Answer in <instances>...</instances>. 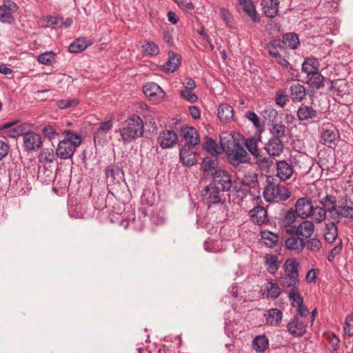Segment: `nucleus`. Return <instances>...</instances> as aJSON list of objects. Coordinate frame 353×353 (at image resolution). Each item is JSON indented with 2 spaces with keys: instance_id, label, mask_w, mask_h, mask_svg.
I'll list each match as a JSON object with an SVG mask.
<instances>
[{
  "instance_id": "1",
  "label": "nucleus",
  "mask_w": 353,
  "mask_h": 353,
  "mask_svg": "<svg viewBox=\"0 0 353 353\" xmlns=\"http://www.w3.org/2000/svg\"><path fill=\"white\" fill-rule=\"evenodd\" d=\"M119 132L124 143L132 142L143 136V121L139 116L133 114L121 123Z\"/></svg>"
},
{
  "instance_id": "2",
  "label": "nucleus",
  "mask_w": 353,
  "mask_h": 353,
  "mask_svg": "<svg viewBox=\"0 0 353 353\" xmlns=\"http://www.w3.org/2000/svg\"><path fill=\"white\" fill-rule=\"evenodd\" d=\"M63 134L65 137L59 141L56 154L61 159H68L72 158L77 147L81 145L82 139L79 134L70 130H64Z\"/></svg>"
},
{
  "instance_id": "3",
  "label": "nucleus",
  "mask_w": 353,
  "mask_h": 353,
  "mask_svg": "<svg viewBox=\"0 0 353 353\" xmlns=\"http://www.w3.org/2000/svg\"><path fill=\"white\" fill-rule=\"evenodd\" d=\"M263 194L267 202H279L289 199L291 196V192L285 185L277 183L272 179L268 182Z\"/></svg>"
},
{
  "instance_id": "4",
  "label": "nucleus",
  "mask_w": 353,
  "mask_h": 353,
  "mask_svg": "<svg viewBox=\"0 0 353 353\" xmlns=\"http://www.w3.org/2000/svg\"><path fill=\"white\" fill-rule=\"evenodd\" d=\"M27 127L26 123L21 122L17 119L6 122L0 126V137L3 139H15L20 136H23L28 130Z\"/></svg>"
},
{
  "instance_id": "5",
  "label": "nucleus",
  "mask_w": 353,
  "mask_h": 353,
  "mask_svg": "<svg viewBox=\"0 0 353 353\" xmlns=\"http://www.w3.org/2000/svg\"><path fill=\"white\" fill-rule=\"evenodd\" d=\"M210 176L212 177V181L210 184L217 187L222 192L229 191L232 188V177L228 171L216 170Z\"/></svg>"
},
{
  "instance_id": "6",
  "label": "nucleus",
  "mask_w": 353,
  "mask_h": 353,
  "mask_svg": "<svg viewBox=\"0 0 353 353\" xmlns=\"http://www.w3.org/2000/svg\"><path fill=\"white\" fill-rule=\"evenodd\" d=\"M261 141V136L259 134L254 137H248L245 142V145L249 152L256 158L259 164L268 163L269 158L261 154L258 148V143Z\"/></svg>"
},
{
  "instance_id": "7",
  "label": "nucleus",
  "mask_w": 353,
  "mask_h": 353,
  "mask_svg": "<svg viewBox=\"0 0 353 353\" xmlns=\"http://www.w3.org/2000/svg\"><path fill=\"white\" fill-rule=\"evenodd\" d=\"M294 210L299 217L305 219L314 214V204L310 198L301 197L296 201Z\"/></svg>"
},
{
  "instance_id": "8",
  "label": "nucleus",
  "mask_w": 353,
  "mask_h": 353,
  "mask_svg": "<svg viewBox=\"0 0 353 353\" xmlns=\"http://www.w3.org/2000/svg\"><path fill=\"white\" fill-rule=\"evenodd\" d=\"M221 192L222 190L211 184H209L204 188L202 196L208 208H210L212 205L223 203L221 195Z\"/></svg>"
},
{
  "instance_id": "9",
  "label": "nucleus",
  "mask_w": 353,
  "mask_h": 353,
  "mask_svg": "<svg viewBox=\"0 0 353 353\" xmlns=\"http://www.w3.org/2000/svg\"><path fill=\"white\" fill-rule=\"evenodd\" d=\"M288 331L294 336H302L307 331V323L298 314H294L293 318L287 325Z\"/></svg>"
},
{
  "instance_id": "10",
  "label": "nucleus",
  "mask_w": 353,
  "mask_h": 353,
  "mask_svg": "<svg viewBox=\"0 0 353 353\" xmlns=\"http://www.w3.org/2000/svg\"><path fill=\"white\" fill-rule=\"evenodd\" d=\"M42 145L40 134L31 131H26L23 134V146L27 152L37 151Z\"/></svg>"
},
{
  "instance_id": "11",
  "label": "nucleus",
  "mask_w": 353,
  "mask_h": 353,
  "mask_svg": "<svg viewBox=\"0 0 353 353\" xmlns=\"http://www.w3.org/2000/svg\"><path fill=\"white\" fill-rule=\"evenodd\" d=\"M158 143L163 149L172 148L178 141V137L174 130H164L158 138Z\"/></svg>"
},
{
  "instance_id": "12",
  "label": "nucleus",
  "mask_w": 353,
  "mask_h": 353,
  "mask_svg": "<svg viewBox=\"0 0 353 353\" xmlns=\"http://www.w3.org/2000/svg\"><path fill=\"white\" fill-rule=\"evenodd\" d=\"M250 221L254 224L262 225L268 222V211L262 205H256L249 212Z\"/></svg>"
},
{
  "instance_id": "13",
  "label": "nucleus",
  "mask_w": 353,
  "mask_h": 353,
  "mask_svg": "<svg viewBox=\"0 0 353 353\" xmlns=\"http://www.w3.org/2000/svg\"><path fill=\"white\" fill-rule=\"evenodd\" d=\"M343 218L353 219V205L347 203L339 204L334 214L331 215V219L336 222H341Z\"/></svg>"
},
{
  "instance_id": "14",
  "label": "nucleus",
  "mask_w": 353,
  "mask_h": 353,
  "mask_svg": "<svg viewBox=\"0 0 353 353\" xmlns=\"http://www.w3.org/2000/svg\"><path fill=\"white\" fill-rule=\"evenodd\" d=\"M228 159L234 166H238L241 163H249L251 159L248 153L241 145H239L233 153L229 154Z\"/></svg>"
},
{
  "instance_id": "15",
  "label": "nucleus",
  "mask_w": 353,
  "mask_h": 353,
  "mask_svg": "<svg viewBox=\"0 0 353 353\" xmlns=\"http://www.w3.org/2000/svg\"><path fill=\"white\" fill-rule=\"evenodd\" d=\"M276 175L282 181H286L291 178L294 169L290 163L286 160H281L276 162Z\"/></svg>"
},
{
  "instance_id": "16",
  "label": "nucleus",
  "mask_w": 353,
  "mask_h": 353,
  "mask_svg": "<svg viewBox=\"0 0 353 353\" xmlns=\"http://www.w3.org/2000/svg\"><path fill=\"white\" fill-rule=\"evenodd\" d=\"M283 143L282 139L271 137L265 145V150L270 157H278L283 151Z\"/></svg>"
},
{
  "instance_id": "17",
  "label": "nucleus",
  "mask_w": 353,
  "mask_h": 353,
  "mask_svg": "<svg viewBox=\"0 0 353 353\" xmlns=\"http://www.w3.org/2000/svg\"><path fill=\"white\" fill-rule=\"evenodd\" d=\"M279 0H261V6L263 13L269 18H274L279 14Z\"/></svg>"
},
{
  "instance_id": "18",
  "label": "nucleus",
  "mask_w": 353,
  "mask_h": 353,
  "mask_svg": "<svg viewBox=\"0 0 353 353\" xmlns=\"http://www.w3.org/2000/svg\"><path fill=\"white\" fill-rule=\"evenodd\" d=\"M296 116L300 121L313 120L318 117V111L312 106L302 103L296 112Z\"/></svg>"
},
{
  "instance_id": "19",
  "label": "nucleus",
  "mask_w": 353,
  "mask_h": 353,
  "mask_svg": "<svg viewBox=\"0 0 353 353\" xmlns=\"http://www.w3.org/2000/svg\"><path fill=\"white\" fill-rule=\"evenodd\" d=\"M183 137L187 144L190 146H195L200 142L199 135L196 130L193 127H185L181 129Z\"/></svg>"
},
{
  "instance_id": "20",
  "label": "nucleus",
  "mask_w": 353,
  "mask_h": 353,
  "mask_svg": "<svg viewBox=\"0 0 353 353\" xmlns=\"http://www.w3.org/2000/svg\"><path fill=\"white\" fill-rule=\"evenodd\" d=\"M285 245L288 250L300 253L305 248V243L303 238L292 236L285 239Z\"/></svg>"
},
{
  "instance_id": "21",
  "label": "nucleus",
  "mask_w": 353,
  "mask_h": 353,
  "mask_svg": "<svg viewBox=\"0 0 353 353\" xmlns=\"http://www.w3.org/2000/svg\"><path fill=\"white\" fill-rule=\"evenodd\" d=\"M327 79L319 72L310 73L307 75L306 83L312 88L319 90L327 84Z\"/></svg>"
},
{
  "instance_id": "22",
  "label": "nucleus",
  "mask_w": 353,
  "mask_h": 353,
  "mask_svg": "<svg viewBox=\"0 0 353 353\" xmlns=\"http://www.w3.org/2000/svg\"><path fill=\"white\" fill-rule=\"evenodd\" d=\"M239 1L243 11L250 17L252 21L254 23H259L261 18L256 12L253 1L252 0H239Z\"/></svg>"
},
{
  "instance_id": "23",
  "label": "nucleus",
  "mask_w": 353,
  "mask_h": 353,
  "mask_svg": "<svg viewBox=\"0 0 353 353\" xmlns=\"http://www.w3.org/2000/svg\"><path fill=\"white\" fill-rule=\"evenodd\" d=\"M282 44L285 48H288L292 50L297 49L300 46V41L299 36L295 32H288L285 33L282 36Z\"/></svg>"
},
{
  "instance_id": "24",
  "label": "nucleus",
  "mask_w": 353,
  "mask_h": 353,
  "mask_svg": "<svg viewBox=\"0 0 353 353\" xmlns=\"http://www.w3.org/2000/svg\"><path fill=\"white\" fill-rule=\"evenodd\" d=\"M233 108L228 103H222L218 108L217 116L223 123H229L234 116Z\"/></svg>"
},
{
  "instance_id": "25",
  "label": "nucleus",
  "mask_w": 353,
  "mask_h": 353,
  "mask_svg": "<svg viewBox=\"0 0 353 353\" xmlns=\"http://www.w3.org/2000/svg\"><path fill=\"white\" fill-rule=\"evenodd\" d=\"M290 98L294 103L301 102L303 100L305 96V87L299 83H293L290 88Z\"/></svg>"
},
{
  "instance_id": "26",
  "label": "nucleus",
  "mask_w": 353,
  "mask_h": 353,
  "mask_svg": "<svg viewBox=\"0 0 353 353\" xmlns=\"http://www.w3.org/2000/svg\"><path fill=\"white\" fill-rule=\"evenodd\" d=\"M265 321L268 325H279L283 317V312L278 308H271L265 314Z\"/></svg>"
},
{
  "instance_id": "27",
  "label": "nucleus",
  "mask_w": 353,
  "mask_h": 353,
  "mask_svg": "<svg viewBox=\"0 0 353 353\" xmlns=\"http://www.w3.org/2000/svg\"><path fill=\"white\" fill-rule=\"evenodd\" d=\"M284 273L283 275L288 276H293L299 279V263L294 259H288L284 263Z\"/></svg>"
},
{
  "instance_id": "28",
  "label": "nucleus",
  "mask_w": 353,
  "mask_h": 353,
  "mask_svg": "<svg viewBox=\"0 0 353 353\" xmlns=\"http://www.w3.org/2000/svg\"><path fill=\"white\" fill-rule=\"evenodd\" d=\"M338 135L336 128L331 125L323 128L321 138L324 143H332L336 141Z\"/></svg>"
},
{
  "instance_id": "29",
  "label": "nucleus",
  "mask_w": 353,
  "mask_h": 353,
  "mask_svg": "<svg viewBox=\"0 0 353 353\" xmlns=\"http://www.w3.org/2000/svg\"><path fill=\"white\" fill-rule=\"evenodd\" d=\"M91 44L92 43L85 37L78 38L70 43L68 51L71 53H79Z\"/></svg>"
},
{
  "instance_id": "30",
  "label": "nucleus",
  "mask_w": 353,
  "mask_h": 353,
  "mask_svg": "<svg viewBox=\"0 0 353 353\" xmlns=\"http://www.w3.org/2000/svg\"><path fill=\"white\" fill-rule=\"evenodd\" d=\"M181 63V56L175 52L169 53V59L163 65L165 72H174Z\"/></svg>"
},
{
  "instance_id": "31",
  "label": "nucleus",
  "mask_w": 353,
  "mask_h": 353,
  "mask_svg": "<svg viewBox=\"0 0 353 353\" xmlns=\"http://www.w3.org/2000/svg\"><path fill=\"white\" fill-rule=\"evenodd\" d=\"M280 215L282 226H290L296 221V218L299 216L293 208L288 210H282Z\"/></svg>"
},
{
  "instance_id": "32",
  "label": "nucleus",
  "mask_w": 353,
  "mask_h": 353,
  "mask_svg": "<svg viewBox=\"0 0 353 353\" xmlns=\"http://www.w3.org/2000/svg\"><path fill=\"white\" fill-rule=\"evenodd\" d=\"M320 203L324 207L329 214L330 217L332 215L337 208L336 198L333 195L327 194L319 201Z\"/></svg>"
},
{
  "instance_id": "33",
  "label": "nucleus",
  "mask_w": 353,
  "mask_h": 353,
  "mask_svg": "<svg viewBox=\"0 0 353 353\" xmlns=\"http://www.w3.org/2000/svg\"><path fill=\"white\" fill-rule=\"evenodd\" d=\"M319 62L314 57H306L302 63V71L307 75L319 71Z\"/></svg>"
},
{
  "instance_id": "34",
  "label": "nucleus",
  "mask_w": 353,
  "mask_h": 353,
  "mask_svg": "<svg viewBox=\"0 0 353 353\" xmlns=\"http://www.w3.org/2000/svg\"><path fill=\"white\" fill-rule=\"evenodd\" d=\"M339 222H336L332 220L331 223L325 224V240L331 243L334 241V240L338 236V228L336 224Z\"/></svg>"
},
{
  "instance_id": "35",
  "label": "nucleus",
  "mask_w": 353,
  "mask_h": 353,
  "mask_svg": "<svg viewBox=\"0 0 353 353\" xmlns=\"http://www.w3.org/2000/svg\"><path fill=\"white\" fill-rule=\"evenodd\" d=\"M220 142L222 150L225 152L228 157L229 156V154L233 153L234 151L241 145L240 143L235 141L233 137H230L228 139L226 137H221Z\"/></svg>"
},
{
  "instance_id": "36",
  "label": "nucleus",
  "mask_w": 353,
  "mask_h": 353,
  "mask_svg": "<svg viewBox=\"0 0 353 353\" xmlns=\"http://www.w3.org/2000/svg\"><path fill=\"white\" fill-rule=\"evenodd\" d=\"M279 284L284 288H290L294 290L299 288L300 284L299 279L292 276L282 275L278 279Z\"/></svg>"
},
{
  "instance_id": "37",
  "label": "nucleus",
  "mask_w": 353,
  "mask_h": 353,
  "mask_svg": "<svg viewBox=\"0 0 353 353\" xmlns=\"http://www.w3.org/2000/svg\"><path fill=\"white\" fill-rule=\"evenodd\" d=\"M270 133L272 135V137L282 139L286 135V127L283 123V121L279 120L277 122L270 126Z\"/></svg>"
},
{
  "instance_id": "38",
  "label": "nucleus",
  "mask_w": 353,
  "mask_h": 353,
  "mask_svg": "<svg viewBox=\"0 0 353 353\" xmlns=\"http://www.w3.org/2000/svg\"><path fill=\"white\" fill-rule=\"evenodd\" d=\"M298 230L299 231V236H302L301 238L305 239L312 235L314 230V225L313 222L305 220L298 225Z\"/></svg>"
},
{
  "instance_id": "39",
  "label": "nucleus",
  "mask_w": 353,
  "mask_h": 353,
  "mask_svg": "<svg viewBox=\"0 0 353 353\" xmlns=\"http://www.w3.org/2000/svg\"><path fill=\"white\" fill-rule=\"evenodd\" d=\"M327 85L328 86V90L333 92V94H336L338 96H343L345 94V89L346 87V84L339 80L332 81L330 79H327Z\"/></svg>"
},
{
  "instance_id": "40",
  "label": "nucleus",
  "mask_w": 353,
  "mask_h": 353,
  "mask_svg": "<svg viewBox=\"0 0 353 353\" xmlns=\"http://www.w3.org/2000/svg\"><path fill=\"white\" fill-rule=\"evenodd\" d=\"M218 163L217 154L211 155L210 157H206L203 159V172L207 175H210L211 173L214 172L213 170L215 169L216 165Z\"/></svg>"
},
{
  "instance_id": "41",
  "label": "nucleus",
  "mask_w": 353,
  "mask_h": 353,
  "mask_svg": "<svg viewBox=\"0 0 353 353\" xmlns=\"http://www.w3.org/2000/svg\"><path fill=\"white\" fill-rule=\"evenodd\" d=\"M262 116L269 126L279 121L277 110L271 106L265 108L262 112Z\"/></svg>"
},
{
  "instance_id": "42",
  "label": "nucleus",
  "mask_w": 353,
  "mask_h": 353,
  "mask_svg": "<svg viewBox=\"0 0 353 353\" xmlns=\"http://www.w3.org/2000/svg\"><path fill=\"white\" fill-rule=\"evenodd\" d=\"M242 185L248 188L250 191L251 189L257 190L259 187L258 176L256 174L245 175L241 181Z\"/></svg>"
},
{
  "instance_id": "43",
  "label": "nucleus",
  "mask_w": 353,
  "mask_h": 353,
  "mask_svg": "<svg viewBox=\"0 0 353 353\" xmlns=\"http://www.w3.org/2000/svg\"><path fill=\"white\" fill-rule=\"evenodd\" d=\"M57 54L52 51H46L40 54L37 57L39 63L51 66L56 63Z\"/></svg>"
},
{
  "instance_id": "44",
  "label": "nucleus",
  "mask_w": 353,
  "mask_h": 353,
  "mask_svg": "<svg viewBox=\"0 0 353 353\" xmlns=\"http://www.w3.org/2000/svg\"><path fill=\"white\" fill-rule=\"evenodd\" d=\"M143 89L145 95L150 98L155 97L158 93H162L163 94H165L161 87L154 82L145 83Z\"/></svg>"
},
{
  "instance_id": "45",
  "label": "nucleus",
  "mask_w": 353,
  "mask_h": 353,
  "mask_svg": "<svg viewBox=\"0 0 353 353\" xmlns=\"http://www.w3.org/2000/svg\"><path fill=\"white\" fill-rule=\"evenodd\" d=\"M277 48L284 50V46L279 39L271 40L267 44V49L268 50V53L272 57H280L281 54L277 50Z\"/></svg>"
},
{
  "instance_id": "46",
  "label": "nucleus",
  "mask_w": 353,
  "mask_h": 353,
  "mask_svg": "<svg viewBox=\"0 0 353 353\" xmlns=\"http://www.w3.org/2000/svg\"><path fill=\"white\" fill-rule=\"evenodd\" d=\"M269 346V341L265 335L257 336L253 341V347L258 352H264Z\"/></svg>"
},
{
  "instance_id": "47",
  "label": "nucleus",
  "mask_w": 353,
  "mask_h": 353,
  "mask_svg": "<svg viewBox=\"0 0 353 353\" xmlns=\"http://www.w3.org/2000/svg\"><path fill=\"white\" fill-rule=\"evenodd\" d=\"M203 149L207 151L211 155L220 154L216 142L212 138L205 137L203 143Z\"/></svg>"
},
{
  "instance_id": "48",
  "label": "nucleus",
  "mask_w": 353,
  "mask_h": 353,
  "mask_svg": "<svg viewBox=\"0 0 353 353\" xmlns=\"http://www.w3.org/2000/svg\"><path fill=\"white\" fill-rule=\"evenodd\" d=\"M121 174L123 175V170L117 165L110 164L105 169L106 176L110 177L112 180L121 179Z\"/></svg>"
},
{
  "instance_id": "49",
  "label": "nucleus",
  "mask_w": 353,
  "mask_h": 353,
  "mask_svg": "<svg viewBox=\"0 0 353 353\" xmlns=\"http://www.w3.org/2000/svg\"><path fill=\"white\" fill-rule=\"evenodd\" d=\"M141 48L144 53L149 56H155L159 52L158 46L152 41H144L141 45Z\"/></svg>"
},
{
  "instance_id": "50",
  "label": "nucleus",
  "mask_w": 353,
  "mask_h": 353,
  "mask_svg": "<svg viewBox=\"0 0 353 353\" xmlns=\"http://www.w3.org/2000/svg\"><path fill=\"white\" fill-rule=\"evenodd\" d=\"M279 285V283H268L266 286L267 297L276 299L281 294Z\"/></svg>"
},
{
  "instance_id": "51",
  "label": "nucleus",
  "mask_w": 353,
  "mask_h": 353,
  "mask_svg": "<svg viewBox=\"0 0 353 353\" xmlns=\"http://www.w3.org/2000/svg\"><path fill=\"white\" fill-rule=\"evenodd\" d=\"M265 263L268 266L269 272L271 274H274L279 268L280 261L276 255L270 254L265 258Z\"/></svg>"
},
{
  "instance_id": "52",
  "label": "nucleus",
  "mask_w": 353,
  "mask_h": 353,
  "mask_svg": "<svg viewBox=\"0 0 353 353\" xmlns=\"http://www.w3.org/2000/svg\"><path fill=\"white\" fill-rule=\"evenodd\" d=\"M288 297L292 301L293 307L301 306L303 303V298L299 292V288L294 290H290L288 294Z\"/></svg>"
},
{
  "instance_id": "53",
  "label": "nucleus",
  "mask_w": 353,
  "mask_h": 353,
  "mask_svg": "<svg viewBox=\"0 0 353 353\" xmlns=\"http://www.w3.org/2000/svg\"><path fill=\"white\" fill-rule=\"evenodd\" d=\"M245 117L253 123L254 126L257 129L259 133L263 131L264 125L261 123L259 117L254 112H247L245 113Z\"/></svg>"
},
{
  "instance_id": "54",
  "label": "nucleus",
  "mask_w": 353,
  "mask_h": 353,
  "mask_svg": "<svg viewBox=\"0 0 353 353\" xmlns=\"http://www.w3.org/2000/svg\"><path fill=\"white\" fill-rule=\"evenodd\" d=\"M327 210L324 207L319 205H314V214L312 217L316 223H321L326 218Z\"/></svg>"
},
{
  "instance_id": "55",
  "label": "nucleus",
  "mask_w": 353,
  "mask_h": 353,
  "mask_svg": "<svg viewBox=\"0 0 353 353\" xmlns=\"http://www.w3.org/2000/svg\"><path fill=\"white\" fill-rule=\"evenodd\" d=\"M288 101H289V99L285 90H278L275 94L276 104L281 108H283Z\"/></svg>"
},
{
  "instance_id": "56",
  "label": "nucleus",
  "mask_w": 353,
  "mask_h": 353,
  "mask_svg": "<svg viewBox=\"0 0 353 353\" xmlns=\"http://www.w3.org/2000/svg\"><path fill=\"white\" fill-rule=\"evenodd\" d=\"M12 12L0 6V21L3 23L12 24L14 23V17Z\"/></svg>"
},
{
  "instance_id": "57",
  "label": "nucleus",
  "mask_w": 353,
  "mask_h": 353,
  "mask_svg": "<svg viewBox=\"0 0 353 353\" xmlns=\"http://www.w3.org/2000/svg\"><path fill=\"white\" fill-rule=\"evenodd\" d=\"M305 243L306 248L312 252H319L322 247L321 241L316 238H311Z\"/></svg>"
},
{
  "instance_id": "58",
  "label": "nucleus",
  "mask_w": 353,
  "mask_h": 353,
  "mask_svg": "<svg viewBox=\"0 0 353 353\" xmlns=\"http://www.w3.org/2000/svg\"><path fill=\"white\" fill-rule=\"evenodd\" d=\"M343 330L346 335L353 336V311L345 317Z\"/></svg>"
},
{
  "instance_id": "59",
  "label": "nucleus",
  "mask_w": 353,
  "mask_h": 353,
  "mask_svg": "<svg viewBox=\"0 0 353 353\" xmlns=\"http://www.w3.org/2000/svg\"><path fill=\"white\" fill-rule=\"evenodd\" d=\"M39 159L41 162L52 163L54 159L53 150L48 148L42 150L39 155Z\"/></svg>"
},
{
  "instance_id": "60",
  "label": "nucleus",
  "mask_w": 353,
  "mask_h": 353,
  "mask_svg": "<svg viewBox=\"0 0 353 353\" xmlns=\"http://www.w3.org/2000/svg\"><path fill=\"white\" fill-rule=\"evenodd\" d=\"M48 26L54 29L59 28L62 26V18L58 17L47 16L44 20Z\"/></svg>"
},
{
  "instance_id": "61",
  "label": "nucleus",
  "mask_w": 353,
  "mask_h": 353,
  "mask_svg": "<svg viewBox=\"0 0 353 353\" xmlns=\"http://www.w3.org/2000/svg\"><path fill=\"white\" fill-rule=\"evenodd\" d=\"M263 239L268 241L265 243L266 245L272 248L276 245L279 241V236L272 232H268V234H263Z\"/></svg>"
},
{
  "instance_id": "62",
  "label": "nucleus",
  "mask_w": 353,
  "mask_h": 353,
  "mask_svg": "<svg viewBox=\"0 0 353 353\" xmlns=\"http://www.w3.org/2000/svg\"><path fill=\"white\" fill-rule=\"evenodd\" d=\"M79 103L77 99H61L57 101V105L60 109H66L74 107Z\"/></svg>"
},
{
  "instance_id": "63",
  "label": "nucleus",
  "mask_w": 353,
  "mask_h": 353,
  "mask_svg": "<svg viewBox=\"0 0 353 353\" xmlns=\"http://www.w3.org/2000/svg\"><path fill=\"white\" fill-rule=\"evenodd\" d=\"M41 132L45 137H47L49 139H54L59 135L52 125H46L43 127Z\"/></svg>"
},
{
  "instance_id": "64",
  "label": "nucleus",
  "mask_w": 353,
  "mask_h": 353,
  "mask_svg": "<svg viewBox=\"0 0 353 353\" xmlns=\"http://www.w3.org/2000/svg\"><path fill=\"white\" fill-rule=\"evenodd\" d=\"M187 154H188V151L184 148H183L180 150L179 155H180V159H181V161L183 162V163L184 165H190V166L193 165L196 163L195 158L194 157H193L192 159L188 158L186 159V158L188 157L186 155Z\"/></svg>"
}]
</instances>
